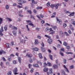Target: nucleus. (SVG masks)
Returning a JSON list of instances; mask_svg holds the SVG:
<instances>
[{
	"label": "nucleus",
	"instance_id": "f257e3e1",
	"mask_svg": "<svg viewBox=\"0 0 75 75\" xmlns=\"http://www.w3.org/2000/svg\"><path fill=\"white\" fill-rule=\"evenodd\" d=\"M58 6H59V4H57L56 5L52 4L50 6L52 8L55 7L56 9H58Z\"/></svg>",
	"mask_w": 75,
	"mask_h": 75
},
{
	"label": "nucleus",
	"instance_id": "f03ea898",
	"mask_svg": "<svg viewBox=\"0 0 75 75\" xmlns=\"http://www.w3.org/2000/svg\"><path fill=\"white\" fill-rule=\"evenodd\" d=\"M3 31H4V30H3V27L2 26L1 27V28L0 30V36H3V34L2 33Z\"/></svg>",
	"mask_w": 75,
	"mask_h": 75
},
{
	"label": "nucleus",
	"instance_id": "7ed1b4c3",
	"mask_svg": "<svg viewBox=\"0 0 75 75\" xmlns=\"http://www.w3.org/2000/svg\"><path fill=\"white\" fill-rule=\"evenodd\" d=\"M53 72H52V68H50L49 69V72H47V75H50V74H52Z\"/></svg>",
	"mask_w": 75,
	"mask_h": 75
},
{
	"label": "nucleus",
	"instance_id": "20e7f679",
	"mask_svg": "<svg viewBox=\"0 0 75 75\" xmlns=\"http://www.w3.org/2000/svg\"><path fill=\"white\" fill-rule=\"evenodd\" d=\"M56 18L57 19V21L58 22V23L60 24L62 23V21L61 20L58 19V18L57 17H56Z\"/></svg>",
	"mask_w": 75,
	"mask_h": 75
},
{
	"label": "nucleus",
	"instance_id": "39448f33",
	"mask_svg": "<svg viewBox=\"0 0 75 75\" xmlns=\"http://www.w3.org/2000/svg\"><path fill=\"white\" fill-rule=\"evenodd\" d=\"M32 56L33 55H32V54H29V53H28L26 54V57H28L31 58V57H32Z\"/></svg>",
	"mask_w": 75,
	"mask_h": 75
},
{
	"label": "nucleus",
	"instance_id": "423d86ee",
	"mask_svg": "<svg viewBox=\"0 0 75 75\" xmlns=\"http://www.w3.org/2000/svg\"><path fill=\"white\" fill-rule=\"evenodd\" d=\"M47 41L49 44H52V40L50 39H49Z\"/></svg>",
	"mask_w": 75,
	"mask_h": 75
},
{
	"label": "nucleus",
	"instance_id": "0eeeda50",
	"mask_svg": "<svg viewBox=\"0 0 75 75\" xmlns=\"http://www.w3.org/2000/svg\"><path fill=\"white\" fill-rule=\"evenodd\" d=\"M53 68L54 69H58V66L56 64H54L53 65Z\"/></svg>",
	"mask_w": 75,
	"mask_h": 75
},
{
	"label": "nucleus",
	"instance_id": "6e6552de",
	"mask_svg": "<svg viewBox=\"0 0 75 75\" xmlns=\"http://www.w3.org/2000/svg\"><path fill=\"white\" fill-rule=\"evenodd\" d=\"M2 54H6V52L3 50H1L0 51V55H1Z\"/></svg>",
	"mask_w": 75,
	"mask_h": 75
},
{
	"label": "nucleus",
	"instance_id": "1a4fd4ad",
	"mask_svg": "<svg viewBox=\"0 0 75 75\" xmlns=\"http://www.w3.org/2000/svg\"><path fill=\"white\" fill-rule=\"evenodd\" d=\"M31 49L33 50V51H38L39 50V49L37 47L32 48Z\"/></svg>",
	"mask_w": 75,
	"mask_h": 75
},
{
	"label": "nucleus",
	"instance_id": "9d476101",
	"mask_svg": "<svg viewBox=\"0 0 75 75\" xmlns=\"http://www.w3.org/2000/svg\"><path fill=\"white\" fill-rule=\"evenodd\" d=\"M33 67H36V68H38V67H39V66H38V64H33Z\"/></svg>",
	"mask_w": 75,
	"mask_h": 75
},
{
	"label": "nucleus",
	"instance_id": "9b49d317",
	"mask_svg": "<svg viewBox=\"0 0 75 75\" xmlns=\"http://www.w3.org/2000/svg\"><path fill=\"white\" fill-rule=\"evenodd\" d=\"M18 71V69H17V68L16 67L15 69L13 70V72H17Z\"/></svg>",
	"mask_w": 75,
	"mask_h": 75
},
{
	"label": "nucleus",
	"instance_id": "f8f14e48",
	"mask_svg": "<svg viewBox=\"0 0 75 75\" xmlns=\"http://www.w3.org/2000/svg\"><path fill=\"white\" fill-rule=\"evenodd\" d=\"M18 60L19 63H20V64H21V57H18Z\"/></svg>",
	"mask_w": 75,
	"mask_h": 75
},
{
	"label": "nucleus",
	"instance_id": "ddd939ff",
	"mask_svg": "<svg viewBox=\"0 0 75 75\" xmlns=\"http://www.w3.org/2000/svg\"><path fill=\"white\" fill-rule=\"evenodd\" d=\"M41 49H42V52H45V49L44 47H41Z\"/></svg>",
	"mask_w": 75,
	"mask_h": 75
},
{
	"label": "nucleus",
	"instance_id": "4468645a",
	"mask_svg": "<svg viewBox=\"0 0 75 75\" xmlns=\"http://www.w3.org/2000/svg\"><path fill=\"white\" fill-rule=\"evenodd\" d=\"M64 67V68H65V69L66 70V71L67 72H68V73H69V70H68V69L67 68V67H66V66H65V65H64L63 66Z\"/></svg>",
	"mask_w": 75,
	"mask_h": 75
},
{
	"label": "nucleus",
	"instance_id": "2eb2a0df",
	"mask_svg": "<svg viewBox=\"0 0 75 75\" xmlns=\"http://www.w3.org/2000/svg\"><path fill=\"white\" fill-rule=\"evenodd\" d=\"M28 25H30V26H32L33 27H35V26L33 24L31 23H29Z\"/></svg>",
	"mask_w": 75,
	"mask_h": 75
},
{
	"label": "nucleus",
	"instance_id": "dca6fc26",
	"mask_svg": "<svg viewBox=\"0 0 75 75\" xmlns=\"http://www.w3.org/2000/svg\"><path fill=\"white\" fill-rule=\"evenodd\" d=\"M12 29L13 30H17V28L15 26H13L12 27Z\"/></svg>",
	"mask_w": 75,
	"mask_h": 75
},
{
	"label": "nucleus",
	"instance_id": "f3484780",
	"mask_svg": "<svg viewBox=\"0 0 75 75\" xmlns=\"http://www.w3.org/2000/svg\"><path fill=\"white\" fill-rule=\"evenodd\" d=\"M42 8V6H38L36 8V9L38 10H41Z\"/></svg>",
	"mask_w": 75,
	"mask_h": 75
},
{
	"label": "nucleus",
	"instance_id": "a211bd4d",
	"mask_svg": "<svg viewBox=\"0 0 75 75\" xmlns=\"http://www.w3.org/2000/svg\"><path fill=\"white\" fill-rule=\"evenodd\" d=\"M12 33L14 36H16L17 35V32L16 31H13Z\"/></svg>",
	"mask_w": 75,
	"mask_h": 75
},
{
	"label": "nucleus",
	"instance_id": "6ab92c4d",
	"mask_svg": "<svg viewBox=\"0 0 75 75\" xmlns=\"http://www.w3.org/2000/svg\"><path fill=\"white\" fill-rule=\"evenodd\" d=\"M39 56L40 59H42V54L41 53L39 54Z\"/></svg>",
	"mask_w": 75,
	"mask_h": 75
},
{
	"label": "nucleus",
	"instance_id": "aec40b11",
	"mask_svg": "<svg viewBox=\"0 0 75 75\" xmlns=\"http://www.w3.org/2000/svg\"><path fill=\"white\" fill-rule=\"evenodd\" d=\"M66 54H71V55L73 54L72 52H66Z\"/></svg>",
	"mask_w": 75,
	"mask_h": 75
},
{
	"label": "nucleus",
	"instance_id": "412c9836",
	"mask_svg": "<svg viewBox=\"0 0 75 75\" xmlns=\"http://www.w3.org/2000/svg\"><path fill=\"white\" fill-rule=\"evenodd\" d=\"M48 70V69L46 68H45L43 69V71L44 72H47Z\"/></svg>",
	"mask_w": 75,
	"mask_h": 75
},
{
	"label": "nucleus",
	"instance_id": "4be33fe9",
	"mask_svg": "<svg viewBox=\"0 0 75 75\" xmlns=\"http://www.w3.org/2000/svg\"><path fill=\"white\" fill-rule=\"evenodd\" d=\"M35 44L37 45L38 44V40H35Z\"/></svg>",
	"mask_w": 75,
	"mask_h": 75
},
{
	"label": "nucleus",
	"instance_id": "5701e85b",
	"mask_svg": "<svg viewBox=\"0 0 75 75\" xmlns=\"http://www.w3.org/2000/svg\"><path fill=\"white\" fill-rule=\"evenodd\" d=\"M4 29L6 31L7 30V25H6L5 26V27H4Z\"/></svg>",
	"mask_w": 75,
	"mask_h": 75
},
{
	"label": "nucleus",
	"instance_id": "b1692460",
	"mask_svg": "<svg viewBox=\"0 0 75 75\" xmlns=\"http://www.w3.org/2000/svg\"><path fill=\"white\" fill-rule=\"evenodd\" d=\"M47 65L48 66H49V67H51V65H52V64H51V63H50L49 62H48L47 64Z\"/></svg>",
	"mask_w": 75,
	"mask_h": 75
},
{
	"label": "nucleus",
	"instance_id": "393cba45",
	"mask_svg": "<svg viewBox=\"0 0 75 75\" xmlns=\"http://www.w3.org/2000/svg\"><path fill=\"white\" fill-rule=\"evenodd\" d=\"M8 60L9 61H10L11 60V57H8Z\"/></svg>",
	"mask_w": 75,
	"mask_h": 75
},
{
	"label": "nucleus",
	"instance_id": "a878e982",
	"mask_svg": "<svg viewBox=\"0 0 75 75\" xmlns=\"http://www.w3.org/2000/svg\"><path fill=\"white\" fill-rule=\"evenodd\" d=\"M63 45H64V46H67V45H68V43H67V42H64L63 43Z\"/></svg>",
	"mask_w": 75,
	"mask_h": 75
},
{
	"label": "nucleus",
	"instance_id": "bb28decb",
	"mask_svg": "<svg viewBox=\"0 0 75 75\" xmlns=\"http://www.w3.org/2000/svg\"><path fill=\"white\" fill-rule=\"evenodd\" d=\"M2 21H3V19L1 18H0V25L2 23Z\"/></svg>",
	"mask_w": 75,
	"mask_h": 75
},
{
	"label": "nucleus",
	"instance_id": "cd10ccee",
	"mask_svg": "<svg viewBox=\"0 0 75 75\" xmlns=\"http://www.w3.org/2000/svg\"><path fill=\"white\" fill-rule=\"evenodd\" d=\"M30 18H33V20H35V18H34V16H33L32 15H30Z\"/></svg>",
	"mask_w": 75,
	"mask_h": 75
},
{
	"label": "nucleus",
	"instance_id": "c85d7f7f",
	"mask_svg": "<svg viewBox=\"0 0 75 75\" xmlns=\"http://www.w3.org/2000/svg\"><path fill=\"white\" fill-rule=\"evenodd\" d=\"M27 11L28 12V13H30V14H32V12H31V11H30V10H28Z\"/></svg>",
	"mask_w": 75,
	"mask_h": 75
},
{
	"label": "nucleus",
	"instance_id": "c756f323",
	"mask_svg": "<svg viewBox=\"0 0 75 75\" xmlns=\"http://www.w3.org/2000/svg\"><path fill=\"white\" fill-rule=\"evenodd\" d=\"M49 57L51 60H52V56L51 54L49 55Z\"/></svg>",
	"mask_w": 75,
	"mask_h": 75
},
{
	"label": "nucleus",
	"instance_id": "7c9ffc66",
	"mask_svg": "<svg viewBox=\"0 0 75 75\" xmlns=\"http://www.w3.org/2000/svg\"><path fill=\"white\" fill-rule=\"evenodd\" d=\"M73 68H74V66L73 65H72L69 67V69H73Z\"/></svg>",
	"mask_w": 75,
	"mask_h": 75
},
{
	"label": "nucleus",
	"instance_id": "2f4dec72",
	"mask_svg": "<svg viewBox=\"0 0 75 75\" xmlns=\"http://www.w3.org/2000/svg\"><path fill=\"white\" fill-rule=\"evenodd\" d=\"M64 34H65L66 36H69V35L68 34V33L67 32H64Z\"/></svg>",
	"mask_w": 75,
	"mask_h": 75
},
{
	"label": "nucleus",
	"instance_id": "473e14b6",
	"mask_svg": "<svg viewBox=\"0 0 75 75\" xmlns=\"http://www.w3.org/2000/svg\"><path fill=\"white\" fill-rule=\"evenodd\" d=\"M53 28L54 30H56V29H57V26H54L53 27Z\"/></svg>",
	"mask_w": 75,
	"mask_h": 75
},
{
	"label": "nucleus",
	"instance_id": "72a5a7b5",
	"mask_svg": "<svg viewBox=\"0 0 75 75\" xmlns=\"http://www.w3.org/2000/svg\"><path fill=\"white\" fill-rule=\"evenodd\" d=\"M5 8L7 10H8L9 8V6L8 5H6V6Z\"/></svg>",
	"mask_w": 75,
	"mask_h": 75
},
{
	"label": "nucleus",
	"instance_id": "f704fd0d",
	"mask_svg": "<svg viewBox=\"0 0 75 75\" xmlns=\"http://www.w3.org/2000/svg\"><path fill=\"white\" fill-rule=\"evenodd\" d=\"M63 27L64 28L66 27H67V24H66V23L63 24Z\"/></svg>",
	"mask_w": 75,
	"mask_h": 75
},
{
	"label": "nucleus",
	"instance_id": "c9c22d12",
	"mask_svg": "<svg viewBox=\"0 0 75 75\" xmlns=\"http://www.w3.org/2000/svg\"><path fill=\"white\" fill-rule=\"evenodd\" d=\"M47 5L48 6V7H50V2L47 3Z\"/></svg>",
	"mask_w": 75,
	"mask_h": 75
},
{
	"label": "nucleus",
	"instance_id": "e433bc0d",
	"mask_svg": "<svg viewBox=\"0 0 75 75\" xmlns=\"http://www.w3.org/2000/svg\"><path fill=\"white\" fill-rule=\"evenodd\" d=\"M6 45L8 48H10V47H9V45H10V44L8 43H6Z\"/></svg>",
	"mask_w": 75,
	"mask_h": 75
},
{
	"label": "nucleus",
	"instance_id": "4c0bfd02",
	"mask_svg": "<svg viewBox=\"0 0 75 75\" xmlns=\"http://www.w3.org/2000/svg\"><path fill=\"white\" fill-rule=\"evenodd\" d=\"M17 7H18V8H23V6H20L19 5H17Z\"/></svg>",
	"mask_w": 75,
	"mask_h": 75
},
{
	"label": "nucleus",
	"instance_id": "58836bf2",
	"mask_svg": "<svg viewBox=\"0 0 75 75\" xmlns=\"http://www.w3.org/2000/svg\"><path fill=\"white\" fill-rule=\"evenodd\" d=\"M26 27L28 31H30V29H29V28H28V25H26Z\"/></svg>",
	"mask_w": 75,
	"mask_h": 75
},
{
	"label": "nucleus",
	"instance_id": "ea45409f",
	"mask_svg": "<svg viewBox=\"0 0 75 75\" xmlns=\"http://www.w3.org/2000/svg\"><path fill=\"white\" fill-rule=\"evenodd\" d=\"M24 71L25 72H26V73H28V70L27 69H25L24 70Z\"/></svg>",
	"mask_w": 75,
	"mask_h": 75
},
{
	"label": "nucleus",
	"instance_id": "a19ab883",
	"mask_svg": "<svg viewBox=\"0 0 75 75\" xmlns=\"http://www.w3.org/2000/svg\"><path fill=\"white\" fill-rule=\"evenodd\" d=\"M62 73V74H64V75H66L65 74V71H64V70H62L61 71Z\"/></svg>",
	"mask_w": 75,
	"mask_h": 75
},
{
	"label": "nucleus",
	"instance_id": "79ce46f5",
	"mask_svg": "<svg viewBox=\"0 0 75 75\" xmlns=\"http://www.w3.org/2000/svg\"><path fill=\"white\" fill-rule=\"evenodd\" d=\"M11 74H12V73L11 71H9L8 72V75H11Z\"/></svg>",
	"mask_w": 75,
	"mask_h": 75
},
{
	"label": "nucleus",
	"instance_id": "37998d69",
	"mask_svg": "<svg viewBox=\"0 0 75 75\" xmlns=\"http://www.w3.org/2000/svg\"><path fill=\"white\" fill-rule=\"evenodd\" d=\"M7 19L9 21H12V20L11 19L8 18H7Z\"/></svg>",
	"mask_w": 75,
	"mask_h": 75
},
{
	"label": "nucleus",
	"instance_id": "c03bdc74",
	"mask_svg": "<svg viewBox=\"0 0 75 75\" xmlns=\"http://www.w3.org/2000/svg\"><path fill=\"white\" fill-rule=\"evenodd\" d=\"M35 30H37V31H40V29L38 28H36Z\"/></svg>",
	"mask_w": 75,
	"mask_h": 75
},
{
	"label": "nucleus",
	"instance_id": "a18cd8bd",
	"mask_svg": "<svg viewBox=\"0 0 75 75\" xmlns=\"http://www.w3.org/2000/svg\"><path fill=\"white\" fill-rule=\"evenodd\" d=\"M2 59H3V61H6V60L4 57H2Z\"/></svg>",
	"mask_w": 75,
	"mask_h": 75
},
{
	"label": "nucleus",
	"instance_id": "49530a36",
	"mask_svg": "<svg viewBox=\"0 0 75 75\" xmlns=\"http://www.w3.org/2000/svg\"><path fill=\"white\" fill-rule=\"evenodd\" d=\"M55 33V31H53L52 32L50 33V34H53Z\"/></svg>",
	"mask_w": 75,
	"mask_h": 75
},
{
	"label": "nucleus",
	"instance_id": "de8ad7c7",
	"mask_svg": "<svg viewBox=\"0 0 75 75\" xmlns=\"http://www.w3.org/2000/svg\"><path fill=\"white\" fill-rule=\"evenodd\" d=\"M64 63L65 64L67 63V60L65 59L64 60Z\"/></svg>",
	"mask_w": 75,
	"mask_h": 75
},
{
	"label": "nucleus",
	"instance_id": "09e8293b",
	"mask_svg": "<svg viewBox=\"0 0 75 75\" xmlns=\"http://www.w3.org/2000/svg\"><path fill=\"white\" fill-rule=\"evenodd\" d=\"M59 54H60L61 55L62 57L64 56V53H63L60 52Z\"/></svg>",
	"mask_w": 75,
	"mask_h": 75
},
{
	"label": "nucleus",
	"instance_id": "8fccbe9b",
	"mask_svg": "<svg viewBox=\"0 0 75 75\" xmlns=\"http://www.w3.org/2000/svg\"><path fill=\"white\" fill-rule=\"evenodd\" d=\"M14 45V42L12 41L11 43V45Z\"/></svg>",
	"mask_w": 75,
	"mask_h": 75
},
{
	"label": "nucleus",
	"instance_id": "3c124183",
	"mask_svg": "<svg viewBox=\"0 0 75 75\" xmlns=\"http://www.w3.org/2000/svg\"><path fill=\"white\" fill-rule=\"evenodd\" d=\"M35 75H39V73L38 72H35Z\"/></svg>",
	"mask_w": 75,
	"mask_h": 75
},
{
	"label": "nucleus",
	"instance_id": "603ef678",
	"mask_svg": "<svg viewBox=\"0 0 75 75\" xmlns=\"http://www.w3.org/2000/svg\"><path fill=\"white\" fill-rule=\"evenodd\" d=\"M68 33L69 34H72V32L71 31V30H69L68 31Z\"/></svg>",
	"mask_w": 75,
	"mask_h": 75
},
{
	"label": "nucleus",
	"instance_id": "864d4df0",
	"mask_svg": "<svg viewBox=\"0 0 75 75\" xmlns=\"http://www.w3.org/2000/svg\"><path fill=\"white\" fill-rule=\"evenodd\" d=\"M67 49L69 50L70 49V46H67L66 47Z\"/></svg>",
	"mask_w": 75,
	"mask_h": 75
},
{
	"label": "nucleus",
	"instance_id": "5fc2aeb1",
	"mask_svg": "<svg viewBox=\"0 0 75 75\" xmlns=\"http://www.w3.org/2000/svg\"><path fill=\"white\" fill-rule=\"evenodd\" d=\"M33 12H34V13H35V14H36L37 13V11L36 10L34 9L33 10Z\"/></svg>",
	"mask_w": 75,
	"mask_h": 75
},
{
	"label": "nucleus",
	"instance_id": "6e6d98bb",
	"mask_svg": "<svg viewBox=\"0 0 75 75\" xmlns=\"http://www.w3.org/2000/svg\"><path fill=\"white\" fill-rule=\"evenodd\" d=\"M13 63L14 64H17V62L16 60H14L13 61Z\"/></svg>",
	"mask_w": 75,
	"mask_h": 75
},
{
	"label": "nucleus",
	"instance_id": "4d7b16f0",
	"mask_svg": "<svg viewBox=\"0 0 75 75\" xmlns=\"http://www.w3.org/2000/svg\"><path fill=\"white\" fill-rule=\"evenodd\" d=\"M49 30H50V29L48 27H46V28L45 29V30L46 31H48Z\"/></svg>",
	"mask_w": 75,
	"mask_h": 75
},
{
	"label": "nucleus",
	"instance_id": "13d9d810",
	"mask_svg": "<svg viewBox=\"0 0 75 75\" xmlns=\"http://www.w3.org/2000/svg\"><path fill=\"white\" fill-rule=\"evenodd\" d=\"M37 38H39V39H41V36H40V35H38L37 36Z\"/></svg>",
	"mask_w": 75,
	"mask_h": 75
},
{
	"label": "nucleus",
	"instance_id": "bf43d9fd",
	"mask_svg": "<svg viewBox=\"0 0 75 75\" xmlns=\"http://www.w3.org/2000/svg\"><path fill=\"white\" fill-rule=\"evenodd\" d=\"M64 12L66 13H70V12L69 11H67L66 10H64Z\"/></svg>",
	"mask_w": 75,
	"mask_h": 75
},
{
	"label": "nucleus",
	"instance_id": "052dcab7",
	"mask_svg": "<svg viewBox=\"0 0 75 75\" xmlns=\"http://www.w3.org/2000/svg\"><path fill=\"white\" fill-rule=\"evenodd\" d=\"M31 66H32V65L30 64H28V67L29 68L31 69Z\"/></svg>",
	"mask_w": 75,
	"mask_h": 75
},
{
	"label": "nucleus",
	"instance_id": "680f3d73",
	"mask_svg": "<svg viewBox=\"0 0 75 75\" xmlns=\"http://www.w3.org/2000/svg\"><path fill=\"white\" fill-rule=\"evenodd\" d=\"M31 5L32 7H33V8H34V5L33 4V3H31Z\"/></svg>",
	"mask_w": 75,
	"mask_h": 75
},
{
	"label": "nucleus",
	"instance_id": "e2e57ef3",
	"mask_svg": "<svg viewBox=\"0 0 75 75\" xmlns=\"http://www.w3.org/2000/svg\"><path fill=\"white\" fill-rule=\"evenodd\" d=\"M48 25V26H50V24H48V23H46V24L45 25V26L46 25Z\"/></svg>",
	"mask_w": 75,
	"mask_h": 75
},
{
	"label": "nucleus",
	"instance_id": "0e129e2a",
	"mask_svg": "<svg viewBox=\"0 0 75 75\" xmlns=\"http://www.w3.org/2000/svg\"><path fill=\"white\" fill-rule=\"evenodd\" d=\"M29 62L30 63H32V62H33V60H32V59H31L29 60Z\"/></svg>",
	"mask_w": 75,
	"mask_h": 75
},
{
	"label": "nucleus",
	"instance_id": "69168bd1",
	"mask_svg": "<svg viewBox=\"0 0 75 75\" xmlns=\"http://www.w3.org/2000/svg\"><path fill=\"white\" fill-rule=\"evenodd\" d=\"M34 69L33 68H32V69H31L30 70V72H31L32 73V72H33V71L34 70Z\"/></svg>",
	"mask_w": 75,
	"mask_h": 75
},
{
	"label": "nucleus",
	"instance_id": "338daca9",
	"mask_svg": "<svg viewBox=\"0 0 75 75\" xmlns=\"http://www.w3.org/2000/svg\"><path fill=\"white\" fill-rule=\"evenodd\" d=\"M18 4H19V5H20L21 6H23V3H18Z\"/></svg>",
	"mask_w": 75,
	"mask_h": 75
},
{
	"label": "nucleus",
	"instance_id": "774afa93",
	"mask_svg": "<svg viewBox=\"0 0 75 75\" xmlns=\"http://www.w3.org/2000/svg\"><path fill=\"white\" fill-rule=\"evenodd\" d=\"M40 17H41V18H43V17H44V15H40Z\"/></svg>",
	"mask_w": 75,
	"mask_h": 75
}]
</instances>
